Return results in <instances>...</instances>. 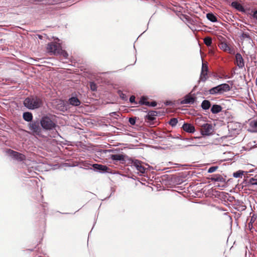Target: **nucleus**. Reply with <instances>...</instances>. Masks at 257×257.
Masks as SVG:
<instances>
[{
    "label": "nucleus",
    "mask_w": 257,
    "mask_h": 257,
    "mask_svg": "<svg viewBox=\"0 0 257 257\" xmlns=\"http://www.w3.org/2000/svg\"><path fill=\"white\" fill-rule=\"evenodd\" d=\"M206 17L211 22L215 23L217 22V17L213 13H209L207 14Z\"/></svg>",
    "instance_id": "19"
},
{
    "label": "nucleus",
    "mask_w": 257,
    "mask_h": 257,
    "mask_svg": "<svg viewBox=\"0 0 257 257\" xmlns=\"http://www.w3.org/2000/svg\"><path fill=\"white\" fill-rule=\"evenodd\" d=\"M220 94L228 92L231 89V87L226 83H222L218 85Z\"/></svg>",
    "instance_id": "13"
},
{
    "label": "nucleus",
    "mask_w": 257,
    "mask_h": 257,
    "mask_svg": "<svg viewBox=\"0 0 257 257\" xmlns=\"http://www.w3.org/2000/svg\"><path fill=\"white\" fill-rule=\"evenodd\" d=\"M92 166L94 170L99 171L100 172H108L109 168L106 166L95 164Z\"/></svg>",
    "instance_id": "10"
},
{
    "label": "nucleus",
    "mask_w": 257,
    "mask_h": 257,
    "mask_svg": "<svg viewBox=\"0 0 257 257\" xmlns=\"http://www.w3.org/2000/svg\"><path fill=\"white\" fill-rule=\"evenodd\" d=\"M244 172H244L243 171L238 170V171H237L235 172H234L233 173V176L236 178L241 177L242 176V175H243V173H244Z\"/></svg>",
    "instance_id": "26"
},
{
    "label": "nucleus",
    "mask_w": 257,
    "mask_h": 257,
    "mask_svg": "<svg viewBox=\"0 0 257 257\" xmlns=\"http://www.w3.org/2000/svg\"><path fill=\"white\" fill-rule=\"evenodd\" d=\"M59 103L58 106L57 107V109L63 111L64 110L66 109V107L64 105V102L62 100H59Z\"/></svg>",
    "instance_id": "25"
},
{
    "label": "nucleus",
    "mask_w": 257,
    "mask_h": 257,
    "mask_svg": "<svg viewBox=\"0 0 257 257\" xmlns=\"http://www.w3.org/2000/svg\"><path fill=\"white\" fill-rule=\"evenodd\" d=\"M235 58L237 66L239 68H242L244 66V64L243 58L241 54L239 53H237L235 55Z\"/></svg>",
    "instance_id": "14"
},
{
    "label": "nucleus",
    "mask_w": 257,
    "mask_h": 257,
    "mask_svg": "<svg viewBox=\"0 0 257 257\" xmlns=\"http://www.w3.org/2000/svg\"><path fill=\"white\" fill-rule=\"evenodd\" d=\"M248 183L249 184L251 185H257V179L251 178L249 180Z\"/></svg>",
    "instance_id": "32"
},
{
    "label": "nucleus",
    "mask_w": 257,
    "mask_h": 257,
    "mask_svg": "<svg viewBox=\"0 0 257 257\" xmlns=\"http://www.w3.org/2000/svg\"><path fill=\"white\" fill-rule=\"evenodd\" d=\"M38 1H39V2H41V1H42V0H38Z\"/></svg>",
    "instance_id": "44"
},
{
    "label": "nucleus",
    "mask_w": 257,
    "mask_h": 257,
    "mask_svg": "<svg viewBox=\"0 0 257 257\" xmlns=\"http://www.w3.org/2000/svg\"><path fill=\"white\" fill-rule=\"evenodd\" d=\"M190 146H195V145H189Z\"/></svg>",
    "instance_id": "43"
},
{
    "label": "nucleus",
    "mask_w": 257,
    "mask_h": 257,
    "mask_svg": "<svg viewBox=\"0 0 257 257\" xmlns=\"http://www.w3.org/2000/svg\"><path fill=\"white\" fill-rule=\"evenodd\" d=\"M195 139H200L201 138H195Z\"/></svg>",
    "instance_id": "42"
},
{
    "label": "nucleus",
    "mask_w": 257,
    "mask_h": 257,
    "mask_svg": "<svg viewBox=\"0 0 257 257\" xmlns=\"http://www.w3.org/2000/svg\"><path fill=\"white\" fill-rule=\"evenodd\" d=\"M177 123L178 119L176 118H171L169 122V124L171 125L172 127L176 126Z\"/></svg>",
    "instance_id": "29"
},
{
    "label": "nucleus",
    "mask_w": 257,
    "mask_h": 257,
    "mask_svg": "<svg viewBox=\"0 0 257 257\" xmlns=\"http://www.w3.org/2000/svg\"><path fill=\"white\" fill-rule=\"evenodd\" d=\"M253 17L257 19V10L255 11L253 13Z\"/></svg>",
    "instance_id": "40"
},
{
    "label": "nucleus",
    "mask_w": 257,
    "mask_h": 257,
    "mask_svg": "<svg viewBox=\"0 0 257 257\" xmlns=\"http://www.w3.org/2000/svg\"><path fill=\"white\" fill-rule=\"evenodd\" d=\"M211 106V103L209 100H204L202 102L201 107L204 110L208 109Z\"/></svg>",
    "instance_id": "18"
},
{
    "label": "nucleus",
    "mask_w": 257,
    "mask_h": 257,
    "mask_svg": "<svg viewBox=\"0 0 257 257\" xmlns=\"http://www.w3.org/2000/svg\"><path fill=\"white\" fill-rule=\"evenodd\" d=\"M40 121L34 120L29 124V129L34 135L40 136L42 133V129L40 125Z\"/></svg>",
    "instance_id": "5"
},
{
    "label": "nucleus",
    "mask_w": 257,
    "mask_h": 257,
    "mask_svg": "<svg viewBox=\"0 0 257 257\" xmlns=\"http://www.w3.org/2000/svg\"><path fill=\"white\" fill-rule=\"evenodd\" d=\"M207 71H208L207 65L206 64H204V63H202L201 73H207Z\"/></svg>",
    "instance_id": "31"
},
{
    "label": "nucleus",
    "mask_w": 257,
    "mask_h": 257,
    "mask_svg": "<svg viewBox=\"0 0 257 257\" xmlns=\"http://www.w3.org/2000/svg\"><path fill=\"white\" fill-rule=\"evenodd\" d=\"M68 101L70 105L73 106H78L81 104L80 100L76 96H71Z\"/></svg>",
    "instance_id": "12"
},
{
    "label": "nucleus",
    "mask_w": 257,
    "mask_h": 257,
    "mask_svg": "<svg viewBox=\"0 0 257 257\" xmlns=\"http://www.w3.org/2000/svg\"><path fill=\"white\" fill-rule=\"evenodd\" d=\"M60 54H62V55L65 58H67L68 56V53L65 52V51H61Z\"/></svg>",
    "instance_id": "39"
},
{
    "label": "nucleus",
    "mask_w": 257,
    "mask_h": 257,
    "mask_svg": "<svg viewBox=\"0 0 257 257\" xmlns=\"http://www.w3.org/2000/svg\"><path fill=\"white\" fill-rule=\"evenodd\" d=\"M222 107L220 105L213 104L211 108V111L213 114H216L222 110Z\"/></svg>",
    "instance_id": "16"
},
{
    "label": "nucleus",
    "mask_w": 257,
    "mask_h": 257,
    "mask_svg": "<svg viewBox=\"0 0 257 257\" xmlns=\"http://www.w3.org/2000/svg\"><path fill=\"white\" fill-rule=\"evenodd\" d=\"M209 93L212 95L221 94L218 85L210 89L209 90Z\"/></svg>",
    "instance_id": "20"
},
{
    "label": "nucleus",
    "mask_w": 257,
    "mask_h": 257,
    "mask_svg": "<svg viewBox=\"0 0 257 257\" xmlns=\"http://www.w3.org/2000/svg\"><path fill=\"white\" fill-rule=\"evenodd\" d=\"M241 39H247L249 40H251V38L248 33H243L241 36Z\"/></svg>",
    "instance_id": "30"
},
{
    "label": "nucleus",
    "mask_w": 257,
    "mask_h": 257,
    "mask_svg": "<svg viewBox=\"0 0 257 257\" xmlns=\"http://www.w3.org/2000/svg\"><path fill=\"white\" fill-rule=\"evenodd\" d=\"M204 43L207 46H210L212 44V39L210 37H207L204 38Z\"/></svg>",
    "instance_id": "27"
},
{
    "label": "nucleus",
    "mask_w": 257,
    "mask_h": 257,
    "mask_svg": "<svg viewBox=\"0 0 257 257\" xmlns=\"http://www.w3.org/2000/svg\"><path fill=\"white\" fill-rule=\"evenodd\" d=\"M129 163L133 169L136 170L137 174L141 176L145 173L146 168L143 166L142 162L137 159H130Z\"/></svg>",
    "instance_id": "2"
},
{
    "label": "nucleus",
    "mask_w": 257,
    "mask_h": 257,
    "mask_svg": "<svg viewBox=\"0 0 257 257\" xmlns=\"http://www.w3.org/2000/svg\"><path fill=\"white\" fill-rule=\"evenodd\" d=\"M212 126L209 123H205L202 126L201 133L203 135L208 136L211 133Z\"/></svg>",
    "instance_id": "7"
},
{
    "label": "nucleus",
    "mask_w": 257,
    "mask_h": 257,
    "mask_svg": "<svg viewBox=\"0 0 257 257\" xmlns=\"http://www.w3.org/2000/svg\"><path fill=\"white\" fill-rule=\"evenodd\" d=\"M40 124L45 130H53L57 126V125L48 116L42 117Z\"/></svg>",
    "instance_id": "3"
},
{
    "label": "nucleus",
    "mask_w": 257,
    "mask_h": 257,
    "mask_svg": "<svg viewBox=\"0 0 257 257\" xmlns=\"http://www.w3.org/2000/svg\"><path fill=\"white\" fill-rule=\"evenodd\" d=\"M90 89L92 90V91H95L97 89V86H96V85L95 83L94 82H90Z\"/></svg>",
    "instance_id": "35"
},
{
    "label": "nucleus",
    "mask_w": 257,
    "mask_h": 257,
    "mask_svg": "<svg viewBox=\"0 0 257 257\" xmlns=\"http://www.w3.org/2000/svg\"><path fill=\"white\" fill-rule=\"evenodd\" d=\"M195 102V98L189 95H186L184 99L180 102L182 104H193Z\"/></svg>",
    "instance_id": "11"
},
{
    "label": "nucleus",
    "mask_w": 257,
    "mask_h": 257,
    "mask_svg": "<svg viewBox=\"0 0 257 257\" xmlns=\"http://www.w3.org/2000/svg\"><path fill=\"white\" fill-rule=\"evenodd\" d=\"M10 152L11 156L18 161H23L26 159L25 156L21 153L13 150H10Z\"/></svg>",
    "instance_id": "6"
},
{
    "label": "nucleus",
    "mask_w": 257,
    "mask_h": 257,
    "mask_svg": "<svg viewBox=\"0 0 257 257\" xmlns=\"http://www.w3.org/2000/svg\"><path fill=\"white\" fill-rule=\"evenodd\" d=\"M47 49L49 53L54 55L60 54L62 51L60 44L55 42H51L48 44Z\"/></svg>",
    "instance_id": "4"
},
{
    "label": "nucleus",
    "mask_w": 257,
    "mask_h": 257,
    "mask_svg": "<svg viewBox=\"0 0 257 257\" xmlns=\"http://www.w3.org/2000/svg\"><path fill=\"white\" fill-rule=\"evenodd\" d=\"M128 121L132 125H134L136 123V117H130Z\"/></svg>",
    "instance_id": "37"
},
{
    "label": "nucleus",
    "mask_w": 257,
    "mask_h": 257,
    "mask_svg": "<svg viewBox=\"0 0 257 257\" xmlns=\"http://www.w3.org/2000/svg\"><path fill=\"white\" fill-rule=\"evenodd\" d=\"M130 101L131 103H134L135 104H137V103L135 101V96L134 95H132L130 98Z\"/></svg>",
    "instance_id": "38"
},
{
    "label": "nucleus",
    "mask_w": 257,
    "mask_h": 257,
    "mask_svg": "<svg viewBox=\"0 0 257 257\" xmlns=\"http://www.w3.org/2000/svg\"><path fill=\"white\" fill-rule=\"evenodd\" d=\"M250 126L252 132H257V120H253L251 121L250 122Z\"/></svg>",
    "instance_id": "21"
},
{
    "label": "nucleus",
    "mask_w": 257,
    "mask_h": 257,
    "mask_svg": "<svg viewBox=\"0 0 257 257\" xmlns=\"http://www.w3.org/2000/svg\"><path fill=\"white\" fill-rule=\"evenodd\" d=\"M224 78H226V79H228V78H229L230 77L228 75H225L224 76Z\"/></svg>",
    "instance_id": "41"
},
{
    "label": "nucleus",
    "mask_w": 257,
    "mask_h": 257,
    "mask_svg": "<svg viewBox=\"0 0 257 257\" xmlns=\"http://www.w3.org/2000/svg\"><path fill=\"white\" fill-rule=\"evenodd\" d=\"M219 47L220 49L225 52H228L230 53H232V50L229 47V46L224 42H221L219 44Z\"/></svg>",
    "instance_id": "15"
},
{
    "label": "nucleus",
    "mask_w": 257,
    "mask_h": 257,
    "mask_svg": "<svg viewBox=\"0 0 257 257\" xmlns=\"http://www.w3.org/2000/svg\"><path fill=\"white\" fill-rule=\"evenodd\" d=\"M218 166H212L208 169L207 172L209 173H212L215 172L218 169Z\"/></svg>",
    "instance_id": "34"
},
{
    "label": "nucleus",
    "mask_w": 257,
    "mask_h": 257,
    "mask_svg": "<svg viewBox=\"0 0 257 257\" xmlns=\"http://www.w3.org/2000/svg\"><path fill=\"white\" fill-rule=\"evenodd\" d=\"M182 128L184 131L188 133H193L195 131V128L194 125L191 123H184Z\"/></svg>",
    "instance_id": "8"
},
{
    "label": "nucleus",
    "mask_w": 257,
    "mask_h": 257,
    "mask_svg": "<svg viewBox=\"0 0 257 257\" xmlns=\"http://www.w3.org/2000/svg\"><path fill=\"white\" fill-rule=\"evenodd\" d=\"M148 101H147V99L145 96H142L140 100L139 101V103L142 105H146V102Z\"/></svg>",
    "instance_id": "33"
},
{
    "label": "nucleus",
    "mask_w": 257,
    "mask_h": 257,
    "mask_svg": "<svg viewBox=\"0 0 257 257\" xmlns=\"http://www.w3.org/2000/svg\"><path fill=\"white\" fill-rule=\"evenodd\" d=\"M207 73H201L198 82H205L207 79Z\"/></svg>",
    "instance_id": "23"
},
{
    "label": "nucleus",
    "mask_w": 257,
    "mask_h": 257,
    "mask_svg": "<svg viewBox=\"0 0 257 257\" xmlns=\"http://www.w3.org/2000/svg\"><path fill=\"white\" fill-rule=\"evenodd\" d=\"M125 156L122 154H113L110 156V159L113 161H119L123 163L125 161Z\"/></svg>",
    "instance_id": "9"
},
{
    "label": "nucleus",
    "mask_w": 257,
    "mask_h": 257,
    "mask_svg": "<svg viewBox=\"0 0 257 257\" xmlns=\"http://www.w3.org/2000/svg\"><path fill=\"white\" fill-rule=\"evenodd\" d=\"M24 105L29 109L34 110L41 107L43 105V101L39 97L32 95L24 100Z\"/></svg>",
    "instance_id": "1"
},
{
    "label": "nucleus",
    "mask_w": 257,
    "mask_h": 257,
    "mask_svg": "<svg viewBox=\"0 0 257 257\" xmlns=\"http://www.w3.org/2000/svg\"><path fill=\"white\" fill-rule=\"evenodd\" d=\"M146 105L148 106L154 107L157 105V102L156 101L149 102H146Z\"/></svg>",
    "instance_id": "36"
},
{
    "label": "nucleus",
    "mask_w": 257,
    "mask_h": 257,
    "mask_svg": "<svg viewBox=\"0 0 257 257\" xmlns=\"http://www.w3.org/2000/svg\"><path fill=\"white\" fill-rule=\"evenodd\" d=\"M157 112L155 111H149L147 118L150 120H153L155 119V116L157 115Z\"/></svg>",
    "instance_id": "22"
},
{
    "label": "nucleus",
    "mask_w": 257,
    "mask_h": 257,
    "mask_svg": "<svg viewBox=\"0 0 257 257\" xmlns=\"http://www.w3.org/2000/svg\"><path fill=\"white\" fill-rule=\"evenodd\" d=\"M23 117L24 119L28 122L32 121L33 119V115L31 112H25L23 113Z\"/></svg>",
    "instance_id": "17"
},
{
    "label": "nucleus",
    "mask_w": 257,
    "mask_h": 257,
    "mask_svg": "<svg viewBox=\"0 0 257 257\" xmlns=\"http://www.w3.org/2000/svg\"><path fill=\"white\" fill-rule=\"evenodd\" d=\"M117 94L119 95V97L123 100H127V96L124 94L122 91L120 90H118L117 91Z\"/></svg>",
    "instance_id": "24"
},
{
    "label": "nucleus",
    "mask_w": 257,
    "mask_h": 257,
    "mask_svg": "<svg viewBox=\"0 0 257 257\" xmlns=\"http://www.w3.org/2000/svg\"><path fill=\"white\" fill-rule=\"evenodd\" d=\"M256 85H257V79H256Z\"/></svg>",
    "instance_id": "45"
},
{
    "label": "nucleus",
    "mask_w": 257,
    "mask_h": 257,
    "mask_svg": "<svg viewBox=\"0 0 257 257\" xmlns=\"http://www.w3.org/2000/svg\"><path fill=\"white\" fill-rule=\"evenodd\" d=\"M231 5L233 7L239 11H241V9H242V6L239 4L235 2H232L231 3Z\"/></svg>",
    "instance_id": "28"
}]
</instances>
